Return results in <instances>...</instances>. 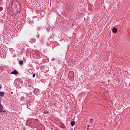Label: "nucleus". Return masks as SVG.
Listing matches in <instances>:
<instances>
[{
  "label": "nucleus",
  "instance_id": "f257e3e1",
  "mask_svg": "<svg viewBox=\"0 0 130 130\" xmlns=\"http://www.w3.org/2000/svg\"><path fill=\"white\" fill-rule=\"evenodd\" d=\"M0 100H1V98H0ZM1 103V100H0V112H2V113H6V112H7V111L6 110H4V107L2 105V104Z\"/></svg>",
  "mask_w": 130,
  "mask_h": 130
},
{
  "label": "nucleus",
  "instance_id": "f03ea898",
  "mask_svg": "<svg viewBox=\"0 0 130 130\" xmlns=\"http://www.w3.org/2000/svg\"><path fill=\"white\" fill-rule=\"evenodd\" d=\"M42 72L43 73H47V72H48V68L46 67H43L42 68Z\"/></svg>",
  "mask_w": 130,
  "mask_h": 130
},
{
  "label": "nucleus",
  "instance_id": "7ed1b4c3",
  "mask_svg": "<svg viewBox=\"0 0 130 130\" xmlns=\"http://www.w3.org/2000/svg\"><path fill=\"white\" fill-rule=\"evenodd\" d=\"M38 92H39V89L38 88H35L34 90H33V93L34 94H35V95H37V94H38Z\"/></svg>",
  "mask_w": 130,
  "mask_h": 130
},
{
  "label": "nucleus",
  "instance_id": "20e7f679",
  "mask_svg": "<svg viewBox=\"0 0 130 130\" xmlns=\"http://www.w3.org/2000/svg\"><path fill=\"white\" fill-rule=\"evenodd\" d=\"M18 74H19V72L15 70L14 71H13L12 72H11V75H18Z\"/></svg>",
  "mask_w": 130,
  "mask_h": 130
},
{
  "label": "nucleus",
  "instance_id": "39448f33",
  "mask_svg": "<svg viewBox=\"0 0 130 130\" xmlns=\"http://www.w3.org/2000/svg\"><path fill=\"white\" fill-rule=\"evenodd\" d=\"M19 64H20V66H23V64H24V61L23 60H19Z\"/></svg>",
  "mask_w": 130,
  "mask_h": 130
},
{
  "label": "nucleus",
  "instance_id": "423d86ee",
  "mask_svg": "<svg viewBox=\"0 0 130 130\" xmlns=\"http://www.w3.org/2000/svg\"><path fill=\"white\" fill-rule=\"evenodd\" d=\"M112 31H113V33H116V32H117V29L116 28L114 27L113 28Z\"/></svg>",
  "mask_w": 130,
  "mask_h": 130
},
{
  "label": "nucleus",
  "instance_id": "0eeeda50",
  "mask_svg": "<svg viewBox=\"0 0 130 130\" xmlns=\"http://www.w3.org/2000/svg\"><path fill=\"white\" fill-rule=\"evenodd\" d=\"M5 96V92L1 91L0 92V97H3Z\"/></svg>",
  "mask_w": 130,
  "mask_h": 130
},
{
  "label": "nucleus",
  "instance_id": "6e6552de",
  "mask_svg": "<svg viewBox=\"0 0 130 130\" xmlns=\"http://www.w3.org/2000/svg\"><path fill=\"white\" fill-rule=\"evenodd\" d=\"M71 124L72 126H74V125H75V121H71Z\"/></svg>",
  "mask_w": 130,
  "mask_h": 130
},
{
  "label": "nucleus",
  "instance_id": "1a4fd4ad",
  "mask_svg": "<svg viewBox=\"0 0 130 130\" xmlns=\"http://www.w3.org/2000/svg\"><path fill=\"white\" fill-rule=\"evenodd\" d=\"M20 99L21 101H24V100H25V98H24V96H22Z\"/></svg>",
  "mask_w": 130,
  "mask_h": 130
},
{
  "label": "nucleus",
  "instance_id": "9d476101",
  "mask_svg": "<svg viewBox=\"0 0 130 130\" xmlns=\"http://www.w3.org/2000/svg\"><path fill=\"white\" fill-rule=\"evenodd\" d=\"M30 105H30V104H27V108H28V109H30V108H29V107L30 106Z\"/></svg>",
  "mask_w": 130,
  "mask_h": 130
},
{
  "label": "nucleus",
  "instance_id": "9b49d317",
  "mask_svg": "<svg viewBox=\"0 0 130 130\" xmlns=\"http://www.w3.org/2000/svg\"><path fill=\"white\" fill-rule=\"evenodd\" d=\"M3 10H4V8H3V7H0L1 12H2V11H3Z\"/></svg>",
  "mask_w": 130,
  "mask_h": 130
},
{
  "label": "nucleus",
  "instance_id": "f8f14e48",
  "mask_svg": "<svg viewBox=\"0 0 130 130\" xmlns=\"http://www.w3.org/2000/svg\"><path fill=\"white\" fill-rule=\"evenodd\" d=\"M44 113L45 114H47V113H48V112L47 111H45L44 112Z\"/></svg>",
  "mask_w": 130,
  "mask_h": 130
},
{
  "label": "nucleus",
  "instance_id": "ddd939ff",
  "mask_svg": "<svg viewBox=\"0 0 130 130\" xmlns=\"http://www.w3.org/2000/svg\"><path fill=\"white\" fill-rule=\"evenodd\" d=\"M35 74H32V78H35Z\"/></svg>",
  "mask_w": 130,
  "mask_h": 130
},
{
  "label": "nucleus",
  "instance_id": "4468645a",
  "mask_svg": "<svg viewBox=\"0 0 130 130\" xmlns=\"http://www.w3.org/2000/svg\"><path fill=\"white\" fill-rule=\"evenodd\" d=\"M90 121H93V119H92V118H91V119H90Z\"/></svg>",
  "mask_w": 130,
  "mask_h": 130
},
{
  "label": "nucleus",
  "instance_id": "2eb2a0df",
  "mask_svg": "<svg viewBox=\"0 0 130 130\" xmlns=\"http://www.w3.org/2000/svg\"><path fill=\"white\" fill-rule=\"evenodd\" d=\"M3 88V87H2V86L0 85V89H2Z\"/></svg>",
  "mask_w": 130,
  "mask_h": 130
},
{
  "label": "nucleus",
  "instance_id": "dca6fc26",
  "mask_svg": "<svg viewBox=\"0 0 130 130\" xmlns=\"http://www.w3.org/2000/svg\"><path fill=\"white\" fill-rule=\"evenodd\" d=\"M108 82H110V81L109 80Z\"/></svg>",
  "mask_w": 130,
  "mask_h": 130
}]
</instances>
